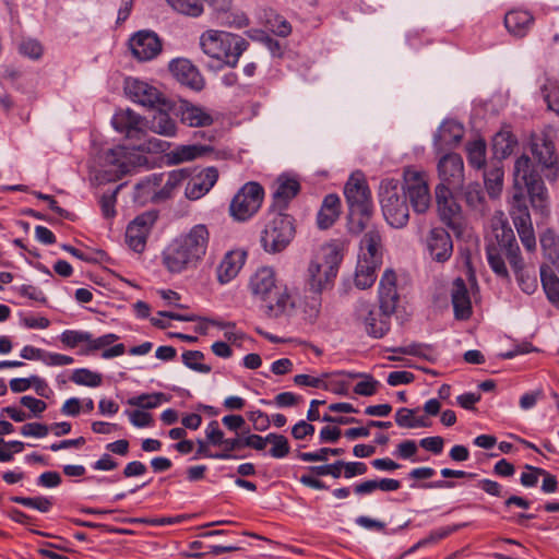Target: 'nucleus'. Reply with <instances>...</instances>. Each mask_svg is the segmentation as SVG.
I'll return each mask as SVG.
<instances>
[{
	"mask_svg": "<svg viewBox=\"0 0 559 559\" xmlns=\"http://www.w3.org/2000/svg\"><path fill=\"white\" fill-rule=\"evenodd\" d=\"M209 3L219 14L222 24L237 28L248 25V19L242 12L229 13L230 0H209Z\"/></svg>",
	"mask_w": 559,
	"mask_h": 559,
	"instance_id": "obj_34",
	"label": "nucleus"
},
{
	"mask_svg": "<svg viewBox=\"0 0 559 559\" xmlns=\"http://www.w3.org/2000/svg\"><path fill=\"white\" fill-rule=\"evenodd\" d=\"M426 248L432 260L448 261L453 252V242L450 234L441 227L431 228L426 237Z\"/></svg>",
	"mask_w": 559,
	"mask_h": 559,
	"instance_id": "obj_21",
	"label": "nucleus"
},
{
	"mask_svg": "<svg viewBox=\"0 0 559 559\" xmlns=\"http://www.w3.org/2000/svg\"><path fill=\"white\" fill-rule=\"evenodd\" d=\"M248 46L242 36L229 32L209 29L200 36L202 51L219 67L235 68Z\"/></svg>",
	"mask_w": 559,
	"mask_h": 559,
	"instance_id": "obj_4",
	"label": "nucleus"
},
{
	"mask_svg": "<svg viewBox=\"0 0 559 559\" xmlns=\"http://www.w3.org/2000/svg\"><path fill=\"white\" fill-rule=\"evenodd\" d=\"M503 167L501 162L492 163L484 173V181L490 197L496 198L500 194L503 187Z\"/></svg>",
	"mask_w": 559,
	"mask_h": 559,
	"instance_id": "obj_40",
	"label": "nucleus"
},
{
	"mask_svg": "<svg viewBox=\"0 0 559 559\" xmlns=\"http://www.w3.org/2000/svg\"><path fill=\"white\" fill-rule=\"evenodd\" d=\"M155 222V216L151 213H144L135 217L127 227L126 242L138 253L144 251L146 239Z\"/></svg>",
	"mask_w": 559,
	"mask_h": 559,
	"instance_id": "obj_18",
	"label": "nucleus"
},
{
	"mask_svg": "<svg viewBox=\"0 0 559 559\" xmlns=\"http://www.w3.org/2000/svg\"><path fill=\"white\" fill-rule=\"evenodd\" d=\"M71 380L79 385L96 388L102 383V376L88 369H76L73 371Z\"/></svg>",
	"mask_w": 559,
	"mask_h": 559,
	"instance_id": "obj_50",
	"label": "nucleus"
},
{
	"mask_svg": "<svg viewBox=\"0 0 559 559\" xmlns=\"http://www.w3.org/2000/svg\"><path fill=\"white\" fill-rule=\"evenodd\" d=\"M205 436L210 444L222 448L225 438L224 432L219 429L218 423L216 420H212L207 425L205 428Z\"/></svg>",
	"mask_w": 559,
	"mask_h": 559,
	"instance_id": "obj_59",
	"label": "nucleus"
},
{
	"mask_svg": "<svg viewBox=\"0 0 559 559\" xmlns=\"http://www.w3.org/2000/svg\"><path fill=\"white\" fill-rule=\"evenodd\" d=\"M543 474V468L532 465H525V471L521 474L520 483L522 486L531 488L537 485L539 477Z\"/></svg>",
	"mask_w": 559,
	"mask_h": 559,
	"instance_id": "obj_58",
	"label": "nucleus"
},
{
	"mask_svg": "<svg viewBox=\"0 0 559 559\" xmlns=\"http://www.w3.org/2000/svg\"><path fill=\"white\" fill-rule=\"evenodd\" d=\"M116 131L123 133L130 140L141 141L145 136L143 119L130 109L116 112L111 119Z\"/></svg>",
	"mask_w": 559,
	"mask_h": 559,
	"instance_id": "obj_20",
	"label": "nucleus"
},
{
	"mask_svg": "<svg viewBox=\"0 0 559 559\" xmlns=\"http://www.w3.org/2000/svg\"><path fill=\"white\" fill-rule=\"evenodd\" d=\"M246 258L247 254L242 250H230L226 252L216 269L218 283L226 285L231 282L242 269Z\"/></svg>",
	"mask_w": 559,
	"mask_h": 559,
	"instance_id": "obj_28",
	"label": "nucleus"
},
{
	"mask_svg": "<svg viewBox=\"0 0 559 559\" xmlns=\"http://www.w3.org/2000/svg\"><path fill=\"white\" fill-rule=\"evenodd\" d=\"M283 283L277 281L276 273L271 266L259 267L250 277L249 290L251 295L261 301Z\"/></svg>",
	"mask_w": 559,
	"mask_h": 559,
	"instance_id": "obj_22",
	"label": "nucleus"
},
{
	"mask_svg": "<svg viewBox=\"0 0 559 559\" xmlns=\"http://www.w3.org/2000/svg\"><path fill=\"white\" fill-rule=\"evenodd\" d=\"M466 153L468 164L480 169L486 164V142L483 139H477L466 144Z\"/></svg>",
	"mask_w": 559,
	"mask_h": 559,
	"instance_id": "obj_44",
	"label": "nucleus"
},
{
	"mask_svg": "<svg viewBox=\"0 0 559 559\" xmlns=\"http://www.w3.org/2000/svg\"><path fill=\"white\" fill-rule=\"evenodd\" d=\"M187 179L188 173L183 169L152 174L136 183L135 188L139 197L151 198L153 202L158 203L173 198Z\"/></svg>",
	"mask_w": 559,
	"mask_h": 559,
	"instance_id": "obj_8",
	"label": "nucleus"
},
{
	"mask_svg": "<svg viewBox=\"0 0 559 559\" xmlns=\"http://www.w3.org/2000/svg\"><path fill=\"white\" fill-rule=\"evenodd\" d=\"M534 23V16L530 11L513 9L506 13L504 26L508 32L514 36L522 38L526 36Z\"/></svg>",
	"mask_w": 559,
	"mask_h": 559,
	"instance_id": "obj_32",
	"label": "nucleus"
},
{
	"mask_svg": "<svg viewBox=\"0 0 559 559\" xmlns=\"http://www.w3.org/2000/svg\"><path fill=\"white\" fill-rule=\"evenodd\" d=\"M356 314L362 321L366 332L372 337L380 338L390 330L391 316L384 314L380 309L376 310L369 302H359Z\"/></svg>",
	"mask_w": 559,
	"mask_h": 559,
	"instance_id": "obj_15",
	"label": "nucleus"
},
{
	"mask_svg": "<svg viewBox=\"0 0 559 559\" xmlns=\"http://www.w3.org/2000/svg\"><path fill=\"white\" fill-rule=\"evenodd\" d=\"M395 282V273L385 270L379 283V308L384 314L392 316L395 312L399 301Z\"/></svg>",
	"mask_w": 559,
	"mask_h": 559,
	"instance_id": "obj_26",
	"label": "nucleus"
},
{
	"mask_svg": "<svg viewBox=\"0 0 559 559\" xmlns=\"http://www.w3.org/2000/svg\"><path fill=\"white\" fill-rule=\"evenodd\" d=\"M20 403L28 408L34 416H39L47 408V404L43 400H38L31 395H24L21 397Z\"/></svg>",
	"mask_w": 559,
	"mask_h": 559,
	"instance_id": "obj_64",
	"label": "nucleus"
},
{
	"mask_svg": "<svg viewBox=\"0 0 559 559\" xmlns=\"http://www.w3.org/2000/svg\"><path fill=\"white\" fill-rule=\"evenodd\" d=\"M342 464L343 461H337L333 464L310 466L309 469L318 476L331 475L334 478H338L342 475Z\"/></svg>",
	"mask_w": 559,
	"mask_h": 559,
	"instance_id": "obj_60",
	"label": "nucleus"
},
{
	"mask_svg": "<svg viewBox=\"0 0 559 559\" xmlns=\"http://www.w3.org/2000/svg\"><path fill=\"white\" fill-rule=\"evenodd\" d=\"M340 198L336 194H328L322 202L317 216L318 226L321 229L330 228L340 215Z\"/></svg>",
	"mask_w": 559,
	"mask_h": 559,
	"instance_id": "obj_35",
	"label": "nucleus"
},
{
	"mask_svg": "<svg viewBox=\"0 0 559 559\" xmlns=\"http://www.w3.org/2000/svg\"><path fill=\"white\" fill-rule=\"evenodd\" d=\"M395 421L403 428L428 427L429 423L424 416L416 417L415 411L411 408H400L395 414Z\"/></svg>",
	"mask_w": 559,
	"mask_h": 559,
	"instance_id": "obj_45",
	"label": "nucleus"
},
{
	"mask_svg": "<svg viewBox=\"0 0 559 559\" xmlns=\"http://www.w3.org/2000/svg\"><path fill=\"white\" fill-rule=\"evenodd\" d=\"M539 241L544 258L559 267V237L554 230L547 229L540 235Z\"/></svg>",
	"mask_w": 559,
	"mask_h": 559,
	"instance_id": "obj_41",
	"label": "nucleus"
},
{
	"mask_svg": "<svg viewBox=\"0 0 559 559\" xmlns=\"http://www.w3.org/2000/svg\"><path fill=\"white\" fill-rule=\"evenodd\" d=\"M360 240L358 259L382 264V237L378 228H366Z\"/></svg>",
	"mask_w": 559,
	"mask_h": 559,
	"instance_id": "obj_30",
	"label": "nucleus"
},
{
	"mask_svg": "<svg viewBox=\"0 0 559 559\" xmlns=\"http://www.w3.org/2000/svg\"><path fill=\"white\" fill-rule=\"evenodd\" d=\"M49 427L39 423H28L21 428L24 437L44 438L48 435Z\"/></svg>",
	"mask_w": 559,
	"mask_h": 559,
	"instance_id": "obj_63",
	"label": "nucleus"
},
{
	"mask_svg": "<svg viewBox=\"0 0 559 559\" xmlns=\"http://www.w3.org/2000/svg\"><path fill=\"white\" fill-rule=\"evenodd\" d=\"M264 191L258 182H247L233 198L230 215L237 221H247L260 209Z\"/></svg>",
	"mask_w": 559,
	"mask_h": 559,
	"instance_id": "obj_12",
	"label": "nucleus"
},
{
	"mask_svg": "<svg viewBox=\"0 0 559 559\" xmlns=\"http://www.w3.org/2000/svg\"><path fill=\"white\" fill-rule=\"evenodd\" d=\"M551 91L548 92V85H544L542 93L549 110L555 111L559 116V86H555L549 82Z\"/></svg>",
	"mask_w": 559,
	"mask_h": 559,
	"instance_id": "obj_56",
	"label": "nucleus"
},
{
	"mask_svg": "<svg viewBox=\"0 0 559 559\" xmlns=\"http://www.w3.org/2000/svg\"><path fill=\"white\" fill-rule=\"evenodd\" d=\"M218 173L214 167H209L199 174L188 177L185 194L189 200H199L205 195L216 183Z\"/></svg>",
	"mask_w": 559,
	"mask_h": 559,
	"instance_id": "obj_25",
	"label": "nucleus"
},
{
	"mask_svg": "<svg viewBox=\"0 0 559 559\" xmlns=\"http://www.w3.org/2000/svg\"><path fill=\"white\" fill-rule=\"evenodd\" d=\"M342 258L341 248L335 242L319 248L307 270V283L313 293L320 294L332 286Z\"/></svg>",
	"mask_w": 559,
	"mask_h": 559,
	"instance_id": "obj_5",
	"label": "nucleus"
},
{
	"mask_svg": "<svg viewBox=\"0 0 559 559\" xmlns=\"http://www.w3.org/2000/svg\"><path fill=\"white\" fill-rule=\"evenodd\" d=\"M516 144V138L510 131L501 130L492 139L493 154L501 162L512 154Z\"/></svg>",
	"mask_w": 559,
	"mask_h": 559,
	"instance_id": "obj_39",
	"label": "nucleus"
},
{
	"mask_svg": "<svg viewBox=\"0 0 559 559\" xmlns=\"http://www.w3.org/2000/svg\"><path fill=\"white\" fill-rule=\"evenodd\" d=\"M16 290L21 296L26 297L31 300H34V301H37L40 304H45L47 301V298H46L45 294L43 293V290L34 285L24 284V285H21L20 287H17Z\"/></svg>",
	"mask_w": 559,
	"mask_h": 559,
	"instance_id": "obj_61",
	"label": "nucleus"
},
{
	"mask_svg": "<svg viewBox=\"0 0 559 559\" xmlns=\"http://www.w3.org/2000/svg\"><path fill=\"white\" fill-rule=\"evenodd\" d=\"M540 281L548 300L559 308V278L546 264L540 266Z\"/></svg>",
	"mask_w": 559,
	"mask_h": 559,
	"instance_id": "obj_42",
	"label": "nucleus"
},
{
	"mask_svg": "<svg viewBox=\"0 0 559 559\" xmlns=\"http://www.w3.org/2000/svg\"><path fill=\"white\" fill-rule=\"evenodd\" d=\"M531 151L538 163L549 169L547 178L550 180L556 179L558 173V157L554 142L546 135L535 136L531 142Z\"/></svg>",
	"mask_w": 559,
	"mask_h": 559,
	"instance_id": "obj_19",
	"label": "nucleus"
},
{
	"mask_svg": "<svg viewBox=\"0 0 559 559\" xmlns=\"http://www.w3.org/2000/svg\"><path fill=\"white\" fill-rule=\"evenodd\" d=\"M176 115L180 118L183 124L189 127H209L214 122V118L210 110L187 100L180 102L176 109Z\"/></svg>",
	"mask_w": 559,
	"mask_h": 559,
	"instance_id": "obj_27",
	"label": "nucleus"
},
{
	"mask_svg": "<svg viewBox=\"0 0 559 559\" xmlns=\"http://www.w3.org/2000/svg\"><path fill=\"white\" fill-rule=\"evenodd\" d=\"M439 185L462 190L464 186V162L457 153H447L440 157L437 164Z\"/></svg>",
	"mask_w": 559,
	"mask_h": 559,
	"instance_id": "obj_14",
	"label": "nucleus"
},
{
	"mask_svg": "<svg viewBox=\"0 0 559 559\" xmlns=\"http://www.w3.org/2000/svg\"><path fill=\"white\" fill-rule=\"evenodd\" d=\"M155 112L147 121V128L163 136H175L177 133V122L170 117L167 109H169L168 102L165 106L154 108Z\"/></svg>",
	"mask_w": 559,
	"mask_h": 559,
	"instance_id": "obj_33",
	"label": "nucleus"
},
{
	"mask_svg": "<svg viewBox=\"0 0 559 559\" xmlns=\"http://www.w3.org/2000/svg\"><path fill=\"white\" fill-rule=\"evenodd\" d=\"M210 243V230L205 224H197L176 236L164 249L163 265L170 274L193 271L204 260Z\"/></svg>",
	"mask_w": 559,
	"mask_h": 559,
	"instance_id": "obj_2",
	"label": "nucleus"
},
{
	"mask_svg": "<svg viewBox=\"0 0 559 559\" xmlns=\"http://www.w3.org/2000/svg\"><path fill=\"white\" fill-rule=\"evenodd\" d=\"M527 193L532 206L544 213L548 204L547 189L532 159L523 154L513 166V193Z\"/></svg>",
	"mask_w": 559,
	"mask_h": 559,
	"instance_id": "obj_6",
	"label": "nucleus"
},
{
	"mask_svg": "<svg viewBox=\"0 0 559 559\" xmlns=\"http://www.w3.org/2000/svg\"><path fill=\"white\" fill-rule=\"evenodd\" d=\"M242 448H245L243 437L237 436L235 438L225 439L222 445L223 450L215 453L214 456L216 460H236L238 456L234 455L233 452Z\"/></svg>",
	"mask_w": 559,
	"mask_h": 559,
	"instance_id": "obj_51",
	"label": "nucleus"
},
{
	"mask_svg": "<svg viewBox=\"0 0 559 559\" xmlns=\"http://www.w3.org/2000/svg\"><path fill=\"white\" fill-rule=\"evenodd\" d=\"M124 92L130 100L148 109L166 105L167 99L156 86L139 79H127Z\"/></svg>",
	"mask_w": 559,
	"mask_h": 559,
	"instance_id": "obj_13",
	"label": "nucleus"
},
{
	"mask_svg": "<svg viewBox=\"0 0 559 559\" xmlns=\"http://www.w3.org/2000/svg\"><path fill=\"white\" fill-rule=\"evenodd\" d=\"M61 342L68 347H75L81 343L91 341V333L85 331L66 330L60 336Z\"/></svg>",
	"mask_w": 559,
	"mask_h": 559,
	"instance_id": "obj_54",
	"label": "nucleus"
},
{
	"mask_svg": "<svg viewBox=\"0 0 559 559\" xmlns=\"http://www.w3.org/2000/svg\"><path fill=\"white\" fill-rule=\"evenodd\" d=\"M405 197L417 214H424L430 206L431 195L428 186L427 174L415 167H407L403 174Z\"/></svg>",
	"mask_w": 559,
	"mask_h": 559,
	"instance_id": "obj_10",
	"label": "nucleus"
},
{
	"mask_svg": "<svg viewBox=\"0 0 559 559\" xmlns=\"http://www.w3.org/2000/svg\"><path fill=\"white\" fill-rule=\"evenodd\" d=\"M378 198L386 223L394 228L406 226L409 219V209L399 180L394 178L382 179Z\"/></svg>",
	"mask_w": 559,
	"mask_h": 559,
	"instance_id": "obj_7",
	"label": "nucleus"
},
{
	"mask_svg": "<svg viewBox=\"0 0 559 559\" xmlns=\"http://www.w3.org/2000/svg\"><path fill=\"white\" fill-rule=\"evenodd\" d=\"M20 52L32 59H38L43 55V48L37 40L26 39L21 43Z\"/></svg>",
	"mask_w": 559,
	"mask_h": 559,
	"instance_id": "obj_62",
	"label": "nucleus"
},
{
	"mask_svg": "<svg viewBox=\"0 0 559 559\" xmlns=\"http://www.w3.org/2000/svg\"><path fill=\"white\" fill-rule=\"evenodd\" d=\"M204 354L200 350H186L182 354V362L190 369L201 372L209 373L212 368L209 365L202 364Z\"/></svg>",
	"mask_w": 559,
	"mask_h": 559,
	"instance_id": "obj_47",
	"label": "nucleus"
},
{
	"mask_svg": "<svg viewBox=\"0 0 559 559\" xmlns=\"http://www.w3.org/2000/svg\"><path fill=\"white\" fill-rule=\"evenodd\" d=\"M295 234L292 218L288 215L274 213L262 231L261 243L266 252L276 253L284 250Z\"/></svg>",
	"mask_w": 559,
	"mask_h": 559,
	"instance_id": "obj_9",
	"label": "nucleus"
},
{
	"mask_svg": "<svg viewBox=\"0 0 559 559\" xmlns=\"http://www.w3.org/2000/svg\"><path fill=\"white\" fill-rule=\"evenodd\" d=\"M106 162L117 167V171L126 174L129 170V165L126 162V147L117 146L111 148L106 154Z\"/></svg>",
	"mask_w": 559,
	"mask_h": 559,
	"instance_id": "obj_52",
	"label": "nucleus"
},
{
	"mask_svg": "<svg viewBox=\"0 0 559 559\" xmlns=\"http://www.w3.org/2000/svg\"><path fill=\"white\" fill-rule=\"evenodd\" d=\"M348 205V230L358 235L370 225L373 203L370 189L362 174H353L344 187Z\"/></svg>",
	"mask_w": 559,
	"mask_h": 559,
	"instance_id": "obj_3",
	"label": "nucleus"
},
{
	"mask_svg": "<svg viewBox=\"0 0 559 559\" xmlns=\"http://www.w3.org/2000/svg\"><path fill=\"white\" fill-rule=\"evenodd\" d=\"M343 453L344 450L341 448H322L316 452H300L298 454V457L304 462H324L328 460V454L338 456L342 455Z\"/></svg>",
	"mask_w": 559,
	"mask_h": 559,
	"instance_id": "obj_53",
	"label": "nucleus"
},
{
	"mask_svg": "<svg viewBox=\"0 0 559 559\" xmlns=\"http://www.w3.org/2000/svg\"><path fill=\"white\" fill-rule=\"evenodd\" d=\"M124 414L129 417L130 423L138 428L148 427L153 424V418L150 413L141 409L126 411Z\"/></svg>",
	"mask_w": 559,
	"mask_h": 559,
	"instance_id": "obj_57",
	"label": "nucleus"
},
{
	"mask_svg": "<svg viewBox=\"0 0 559 559\" xmlns=\"http://www.w3.org/2000/svg\"><path fill=\"white\" fill-rule=\"evenodd\" d=\"M211 151L212 147L207 145H179L174 148L167 157L171 164H181L201 157Z\"/></svg>",
	"mask_w": 559,
	"mask_h": 559,
	"instance_id": "obj_36",
	"label": "nucleus"
},
{
	"mask_svg": "<svg viewBox=\"0 0 559 559\" xmlns=\"http://www.w3.org/2000/svg\"><path fill=\"white\" fill-rule=\"evenodd\" d=\"M169 71L178 82L194 91L204 86V79L200 71L188 59L177 58L169 62Z\"/></svg>",
	"mask_w": 559,
	"mask_h": 559,
	"instance_id": "obj_23",
	"label": "nucleus"
},
{
	"mask_svg": "<svg viewBox=\"0 0 559 559\" xmlns=\"http://www.w3.org/2000/svg\"><path fill=\"white\" fill-rule=\"evenodd\" d=\"M453 188L437 185L435 189L436 202L440 219L454 228L460 216V205L453 198Z\"/></svg>",
	"mask_w": 559,
	"mask_h": 559,
	"instance_id": "obj_24",
	"label": "nucleus"
},
{
	"mask_svg": "<svg viewBox=\"0 0 559 559\" xmlns=\"http://www.w3.org/2000/svg\"><path fill=\"white\" fill-rule=\"evenodd\" d=\"M167 402H169V396L162 392L143 393L136 396H132L127 401L130 406H135L143 409H152Z\"/></svg>",
	"mask_w": 559,
	"mask_h": 559,
	"instance_id": "obj_43",
	"label": "nucleus"
},
{
	"mask_svg": "<svg viewBox=\"0 0 559 559\" xmlns=\"http://www.w3.org/2000/svg\"><path fill=\"white\" fill-rule=\"evenodd\" d=\"M451 299L454 317L459 320H467L472 316V302L468 289L463 278L454 280L451 290Z\"/></svg>",
	"mask_w": 559,
	"mask_h": 559,
	"instance_id": "obj_31",
	"label": "nucleus"
},
{
	"mask_svg": "<svg viewBox=\"0 0 559 559\" xmlns=\"http://www.w3.org/2000/svg\"><path fill=\"white\" fill-rule=\"evenodd\" d=\"M169 4L179 13L189 16H199L203 12L200 0H168Z\"/></svg>",
	"mask_w": 559,
	"mask_h": 559,
	"instance_id": "obj_48",
	"label": "nucleus"
},
{
	"mask_svg": "<svg viewBox=\"0 0 559 559\" xmlns=\"http://www.w3.org/2000/svg\"><path fill=\"white\" fill-rule=\"evenodd\" d=\"M299 182L296 179L281 176L276 181V188L273 192L275 203L280 207L286 206L299 191Z\"/></svg>",
	"mask_w": 559,
	"mask_h": 559,
	"instance_id": "obj_37",
	"label": "nucleus"
},
{
	"mask_svg": "<svg viewBox=\"0 0 559 559\" xmlns=\"http://www.w3.org/2000/svg\"><path fill=\"white\" fill-rule=\"evenodd\" d=\"M260 302L266 317L273 319L290 316L295 309V299L285 284L278 286Z\"/></svg>",
	"mask_w": 559,
	"mask_h": 559,
	"instance_id": "obj_16",
	"label": "nucleus"
},
{
	"mask_svg": "<svg viewBox=\"0 0 559 559\" xmlns=\"http://www.w3.org/2000/svg\"><path fill=\"white\" fill-rule=\"evenodd\" d=\"M347 374L350 378L361 377L364 378L362 381L358 382L355 388L354 392L358 395L362 396H371L377 392V389L379 386V381L373 379L370 374L366 373H345V372H338L335 373L336 377H342Z\"/></svg>",
	"mask_w": 559,
	"mask_h": 559,
	"instance_id": "obj_46",
	"label": "nucleus"
},
{
	"mask_svg": "<svg viewBox=\"0 0 559 559\" xmlns=\"http://www.w3.org/2000/svg\"><path fill=\"white\" fill-rule=\"evenodd\" d=\"M129 47L139 61H148L162 51V43L152 31H139L129 40Z\"/></svg>",
	"mask_w": 559,
	"mask_h": 559,
	"instance_id": "obj_17",
	"label": "nucleus"
},
{
	"mask_svg": "<svg viewBox=\"0 0 559 559\" xmlns=\"http://www.w3.org/2000/svg\"><path fill=\"white\" fill-rule=\"evenodd\" d=\"M510 216L524 248L527 251L535 250L536 237L525 193H512L510 200Z\"/></svg>",
	"mask_w": 559,
	"mask_h": 559,
	"instance_id": "obj_11",
	"label": "nucleus"
},
{
	"mask_svg": "<svg viewBox=\"0 0 559 559\" xmlns=\"http://www.w3.org/2000/svg\"><path fill=\"white\" fill-rule=\"evenodd\" d=\"M492 234L493 238H489L486 245L487 261L492 272L499 277L509 278L503 260L506 257L516 275L520 288L528 295L535 293L538 287L537 278L524 271V262L512 228L499 223L493 226Z\"/></svg>",
	"mask_w": 559,
	"mask_h": 559,
	"instance_id": "obj_1",
	"label": "nucleus"
},
{
	"mask_svg": "<svg viewBox=\"0 0 559 559\" xmlns=\"http://www.w3.org/2000/svg\"><path fill=\"white\" fill-rule=\"evenodd\" d=\"M464 135V129L455 120H445L439 127L433 136V146L437 153H441L447 147L456 145Z\"/></svg>",
	"mask_w": 559,
	"mask_h": 559,
	"instance_id": "obj_29",
	"label": "nucleus"
},
{
	"mask_svg": "<svg viewBox=\"0 0 559 559\" xmlns=\"http://www.w3.org/2000/svg\"><path fill=\"white\" fill-rule=\"evenodd\" d=\"M429 350V347L424 344L419 343H412L404 346H397V347H391L388 348L386 352L393 353V354H402V355H409V356H417V357H424L427 358V352Z\"/></svg>",
	"mask_w": 559,
	"mask_h": 559,
	"instance_id": "obj_55",
	"label": "nucleus"
},
{
	"mask_svg": "<svg viewBox=\"0 0 559 559\" xmlns=\"http://www.w3.org/2000/svg\"><path fill=\"white\" fill-rule=\"evenodd\" d=\"M267 443L272 444V448L270 449V455L274 459H283L290 451L288 440L285 436L273 432L269 433Z\"/></svg>",
	"mask_w": 559,
	"mask_h": 559,
	"instance_id": "obj_49",
	"label": "nucleus"
},
{
	"mask_svg": "<svg viewBox=\"0 0 559 559\" xmlns=\"http://www.w3.org/2000/svg\"><path fill=\"white\" fill-rule=\"evenodd\" d=\"M380 265L366 259H358L354 280L356 287L360 289L371 287L377 278L376 272Z\"/></svg>",
	"mask_w": 559,
	"mask_h": 559,
	"instance_id": "obj_38",
	"label": "nucleus"
}]
</instances>
